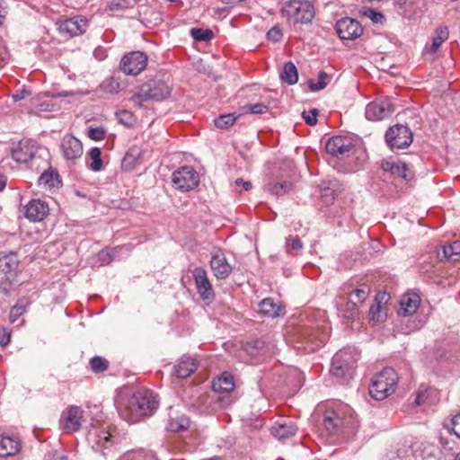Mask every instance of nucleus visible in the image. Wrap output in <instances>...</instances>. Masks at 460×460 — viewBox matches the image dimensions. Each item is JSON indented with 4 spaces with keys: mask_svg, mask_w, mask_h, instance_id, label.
<instances>
[{
    "mask_svg": "<svg viewBox=\"0 0 460 460\" xmlns=\"http://www.w3.org/2000/svg\"><path fill=\"white\" fill-rule=\"evenodd\" d=\"M157 407V396L149 390L137 391L128 397H121L117 404L119 415L128 422H137L142 417L151 415Z\"/></svg>",
    "mask_w": 460,
    "mask_h": 460,
    "instance_id": "obj_1",
    "label": "nucleus"
},
{
    "mask_svg": "<svg viewBox=\"0 0 460 460\" xmlns=\"http://www.w3.org/2000/svg\"><path fill=\"white\" fill-rule=\"evenodd\" d=\"M172 84L169 75L156 76L144 83L131 98L134 106L141 108L144 102H161L171 94Z\"/></svg>",
    "mask_w": 460,
    "mask_h": 460,
    "instance_id": "obj_2",
    "label": "nucleus"
},
{
    "mask_svg": "<svg viewBox=\"0 0 460 460\" xmlns=\"http://www.w3.org/2000/svg\"><path fill=\"white\" fill-rule=\"evenodd\" d=\"M358 358L355 349H346L337 352L332 359L331 373L344 384L353 377Z\"/></svg>",
    "mask_w": 460,
    "mask_h": 460,
    "instance_id": "obj_3",
    "label": "nucleus"
},
{
    "mask_svg": "<svg viewBox=\"0 0 460 460\" xmlns=\"http://www.w3.org/2000/svg\"><path fill=\"white\" fill-rule=\"evenodd\" d=\"M398 382V375L392 367H385L381 372L375 375L369 385L371 397L381 401L394 392Z\"/></svg>",
    "mask_w": 460,
    "mask_h": 460,
    "instance_id": "obj_4",
    "label": "nucleus"
},
{
    "mask_svg": "<svg viewBox=\"0 0 460 460\" xmlns=\"http://www.w3.org/2000/svg\"><path fill=\"white\" fill-rule=\"evenodd\" d=\"M281 12L288 19L296 22L307 24L312 22L315 15L314 5L305 0H288L285 2Z\"/></svg>",
    "mask_w": 460,
    "mask_h": 460,
    "instance_id": "obj_5",
    "label": "nucleus"
},
{
    "mask_svg": "<svg viewBox=\"0 0 460 460\" xmlns=\"http://www.w3.org/2000/svg\"><path fill=\"white\" fill-rule=\"evenodd\" d=\"M323 426L331 434L354 433L357 420L352 416L342 418L336 411H327L324 414Z\"/></svg>",
    "mask_w": 460,
    "mask_h": 460,
    "instance_id": "obj_6",
    "label": "nucleus"
},
{
    "mask_svg": "<svg viewBox=\"0 0 460 460\" xmlns=\"http://www.w3.org/2000/svg\"><path fill=\"white\" fill-rule=\"evenodd\" d=\"M297 336L302 341L314 345L311 348L314 350L327 341L328 332L319 323L310 321L309 323H304L297 328Z\"/></svg>",
    "mask_w": 460,
    "mask_h": 460,
    "instance_id": "obj_7",
    "label": "nucleus"
},
{
    "mask_svg": "<svg viewBox=\"0 0 460 460\" xmlns=\"http://www.w3.org/2000/svg\"><path fill=\"white\" fill-rule=\"evenodd\" d=\"M385 141L389 147L402 149L407 147L412 142V133L404 125H394L385 133Z\"/></svg>",
    "mask_w": 460,
    "mask_h": 460,
    "instance_id": "obj_8",
    "label": "nucleus"
},
{
    "mask_svg": "<svg viewBox=\"0 0 460 460\" xmlns=\"http://www.w3.org/2000/svg\"><path fill=\"white\" fill-rule=\"evenodd\" d=\"M394 111L391 98L384 97L369 102L366 107L365 115L368 120H382L390 117Z\"/></svg>",
    "mask_w": 460,
    "mask_h": 460,
    "instance_id": "obj_9",
    "label": "nucleus"
},
{
    "mask_svg": "<svg viewBox=\"0 0 460 460\" xmlns=\"http://www.w3.org/2000/svg\"><path fill=\"white\" fill-rule=\"evenodd\" d=\"M147 60V56L144 52L132 51L122 57L119 67L126 75H137L146 68Z\"/></svg>",
    "mask_w": 460,
    "mask_h": 460,
    "instance_id": "obj_10",
    "label": "nucleus"
},
{
    "mask_svg": "<svg viewBox=\"0 0 460 460\" xmlns=\"http://www.w3.org/2000/svg\"><path fill=\"white\" fill-rule=\"evenodd\" d=\"M172 181L176 189L187 191L199 184V177L192 167L183 166L172 173Z\"/></svg>",
    "mask_w": 460,
    "mask_h": 460,
    "instance_id": "obj_11",
    "label": "nucleus"
},
{
    "mask_svg": "<svg viewBox=\"0 0 460 460\" xmlns=\"http://www.w3.org/2000/svg\"><path fill=\"white\" fill-rule=\"evenodd\" d=\"M335 29L341 40H354L363 33V27L359 22L349 17L337 21Z\"/></svg>",
    "mask_w": 460,
    "mask_h": 460,
    "instance_id": "obj_12",
    "label": "nucleus"
},
{
    "mask_svg": "<svg viewBox=\"0 0 460 460\" xmlns=\"http://www.w3.org/2000/svg\"><path fill=\"white\" fill-rule=\"evenodd\" d=\"M192 275L197 291L201 299L208 302L212 301L215 297V293L205 269L197 267L193 270Z\"/></svg>",
    "mask_w": 460,
    "mask_h": 460,
    "instance_id": "obj_13",
    "label": "nucleus"
},
{
    "mask_svg": "<svg viewBox=\"0 0 460 460\" xmlns=\"http://www.w3.org/2000/svg\"><path fill=\"white\" fill-rule=\"evenodd\" d=\"M353 146L351 140L342 136L332 137L325 144L326 152L337 158L348 156Z\"/></svg>",
    "mask_w": 460,
    "mask_h": 460,
    "instance_id": "obj_14",
    "label": "nucleus"
},
{
    "mask_svg": "<svg viewBox=\"0 0 460 460\" xmlns=\"http://www.w3.org/2000/svg\"><path fill=\"white\" fill-rule=\"evenodd\" d=\"M87 440L95 451L110 448L114 443L110 431L102 427L91 429L87 434Z\"/></svg>",
    "mask_w": 460,
    "mask_h": 460,
    "instance_id": "obj_15",
    "label": "nucleus"
},
{
    "mask_svg": "<svg viewBox=\"0 0 460 460\" xmlns=\"http://www.w3.org/2000/svg\"><path fill=\"white\" fill-rule=\"evenodd\" d=\"M210 267L214 276L217 279H226L233 270L232 266L228 263L226 255L221 249H217L212 252Z\"/></svg>",
    "mask_w": 460,
    "mask_h": 460,
    "instance_id": "obj_16",
    "label": "nucleus"
},
{
    "mask_svg": "<svg viewBox=\"0 0 460 460\" xmlns=\"http://www.w3.org/2000/svg\"><path fill=\"white\" fill-rule=\"evenodd\" d=\"M381 168L386 174L402 178L405 181H411L414 177L413 171L403 162L394 160H384L381 163Z\"/></svg>",
    "mask_w": 460,
    "mask_h": 460,
    "instance_id": "obj_17",
    "label": "nucleus"
},
{
    "mask_svg": "<svg viewBox=\"0 0 460 460\" xmlns=\"http://www.w3.org/2000/svg\"><path fill=\"white\" fill-rule=\"evenodd\" d=\"M22 449L21 439L14 435L4 436L2 434V460H21L19 453Z\"/></svg>",
    "mask_w": 460,
    "mask_h": 460,
    "instance_id": "obj_18",
    "label": "nucleus"
},
{
    "mask_svg": "<svg viewBox=\"0 0 460 460\" xmlns=\"http://www.w3.org/2000/svg\"><path fill=\"white\" fill-rule=\"evenodd\" d=\"M61 151L65 159L75 160L82 156L83 145L78 138L67 135L61 141Z\"/></svg>",
    "mask_w": 460,
    "mask_h": 460,
    "instance_id": "obj_19",
    "label": "nucleus"
},
{
    "mask_svg": "<svg viewBox=\"0 0 460 460\" xmlns=\"http://www.w3.org/2000/svg\"><path fill=\"white\" fill-rule=\"evenodd\" d=\"M83 410L78 406H71L62 415L63 429L69 433L75 432L81 426Z\"/></svg>",
    "mask_w": 460,
    "mask_h": 460,
    "instance_id": "obj_20",
    "label": "nucleus"
},
{
    "mask_svg": "<svg viewBox=\"0 0 460 460\" xmlns=\"http://www.w3.org/2000/svg\"><path fill=\"white\" fill-rule=\"evenodd\" d=\"M49 205L40 199H32L25 206V217L33 222H40L49 215Z\"/></svg>",
    "mask_w": 460,
    "mask_h": 460,
    "instance_id": "obj_21",
    "label": "nucleus"
},
{
    "mask_svg": "<svg viewBox=\"0 0 460 460\" xmlns=\"http://www.w3.org/2000/svg\"><path fill=\"white\" fill-rule=\"evenodd\" d=\"M420 305V297L417 294H406L400 300L397 314L400 317L412 316L416 314Z\"/></svg>",
    "mask_w": 460,
    "mask_h": 460,
    "instance_id": "obj_22",
    "label": "nucleus"
},
{
    "mask_svg": "<svg viewBox=\"0 0 460 460\" xmlns=\"http://www.w3.org/2000/svg\"><path fill=\"white\" fill-rule=\"evenodd\" d=\"M297 429V426L292 420H283L275 422L270 428V433L277 439L284 441L294 437Z\"/></svg>",
    "mask_w": 460,
    "mask_h": 460,
    "instance_id": "obj_23",
    "label": "nucleus"
},
{
    "mask_svg": "<svg viewBox=\"0 0 460 460\" xmlns=\"http://www.w3.org/2000/svg\"><path fill=\"white\" fill-rule=\"evenodd\" d=\"M12 158L17 163H27L33 158L36 148L28 141H20L16 147L10 149Z\"/></svg>",
    "mask_w": 460,
    "mask_h": 460,
    "instance_id": "obj_24",
    "label": "nucleus"
},
{
    "mask_svg": "<svg viewBox=\"0 0 460 460\" xmlns=\"http://www.w3.org/2000/svg\"><path fill=\"white\" fill-rule=\"evenodd\" d=\"M143 150L138 146H133L126 152L122 162L121 167L125 171H132L137 165L142 162Z\"/></svg>",
    "mask_w": 460,
    "mask_h": 460,
    "instance_id": "obj_25",
    "label": "nucleus"
},
{
    "mask_svg": "<svg viewBox=\"0 0 460 460\" xmlns=\"http://www.w3.org/2000/svg\"><path fill=\"white\" fill-rule=\"evenodd\" d=\"M321 199L325 205L332 204L335 198L341 192V187L339 181H323L321 185Z\"/></svg>",
    "mask_w": 460,
    "mask_h": 460,
    "instance_id": "obj_26",
    "label": "nucleus"
},
{
    "mask_svg": "<svg viewBox=\"0 0 460 460\" xmlns=\"http://www.w3.org/2000/svg\"><path fill=\"white\" fill-rule=\"evenodd\" d=\"M198 367L196 361L189 357H182L174 366V374L179 378L190 376Z\"/></svg>",
    "mask_w": 460,
    "mask_h": 460,
    "instance_id": "obj_27",
    "label": "nucleus"
},
{
    "mask_svg": "<svg viewBox=\"0 0 460 460\" xmlns=\"http://www.w3.org/2000/svg\"><path fill=\"white\" fill-rule=\"evenodd\" d=\"M426 320L425 317L413 314L412 316L402 317L401 332L409 334L412 332L418 331L423 327Z\"/></svg>",
    "mask_w": 460,
    "mask_h": 460,
    "instance_id": "obj_28",
    "label": "nucleus"
},
{
    "mask_svg": "<svg viewBox=\"0 0 460 460\" xmlns=\"http://www.w3.org/2000/svg\"><path fill=\"white\" fill-rule=\"evenodd\" d=\"M234 388V377L228 372H224L212 382V389L218 393H229Z\"/></svg>",
    "mask_w": 460,
    "mask_h": 460,
    "instance_id": "obj_29",
    "label": "nucleus"
},
{
    "mask_svg": "<svg viewBox=\"0 0 460 460\" xmlns=\"http://www.w3.org/2000/svg\"><path fill=\"white\" fill-rule=\"evenodd\" d=\"M260 311L262 314L268 317H279L284 314V308L278 305L271 298H265L259 304Z\"/></svg>",
    "mask_w": 460,
    "mask_h": 460,
    "instance_id": "obj_30",
    "label": "nucleus"
},
{
    "mask_svg": "<svg viewBox=\"0 0 460 460\" xmlns=\"http://www.w3.org/2000/svg\"><path fill=\"white\" fill-rule=\"evenodd\" d=\"M280 78L288 84H294L298 80V72L296 66L292 62L284 64L283 69L280 73Z\"/></svg>",
    "mask_w": 460,
    "mask_h": 460,
    "instance_id": "obj_31",
    "label": "nucleus"
},
{
    "mask_svg": "<svg viewBox=\"0 0 460 460\" xmlns=\"http://www.w3.org/2000/svg\"><path fill=\"white\" fill-rule=\"evenodd\" d=\"M119 460H158L155 454L150 450L139 449L124 454Z\"/></svg>",
    "mask_w": 460,
    "mask_h": 460,
    "instance_id": "obj_32",
    "label": "nucleus"
},
{
    "mask_svg": "<svg viewBox=\"0 0 460 460\" xmlns=\"http://www.w3.org/2000/svg\"><path fill=\"white\" fill-rule=\"evenodd\" d=\"M190 419L185 415L171 418L167 423V429L172 432L184 431L190 427Z\"/></svg>",
    "mask_w": 460,
    "mask_h": 460,
    "instance_id": "obj_33",
    "label": "nucleus"
},
{
    "mask_svg": "<svg viewBox=\"0 0 460 460\" xmlns=\"http://www.w3.org/2000/svg\"><path fill=\"white\" fill-rule=\"evenodd\" d=\"M370 293V288L367 284H360L357 288L353 289L349 296V299L358 305H362Z\"/></svg>",
    "mask_w": 460,
    "mask_h": 460,
    "instance_id": "obj_34",
    "label": "nucleus"
},
{
    "mask_svg": "<svg viewBox=\"0 0 460 460\" xmlns=\"http://www.w3.org/2000/svg\"><path fill=\"white\" fill-rule=\"evenodd\" d=\"M39 185L49 187V188H58L60 184L59 175L55 172H44L38 180Z\"/></svg>",
    "mask_w": 460,
    "mask_h": 460,
    "instance_id": "obj_35",
    "label": "nucleus"
},
{
    "mask_svg": "<svg viewBox=\"0 0 460 460\" xmlns=\"http://www.w3.org/2000/svg\"><path fill=\"white\" fill-rule=\"evenodd\" d=\"M443 257L448 261H456L460 257V241H454L442 247Z\"/></svg>",
    "mask_w": 460,
    "mask_h": 460,
    "instance_id": "obj_36",
    "label": "nucleus"
},
{
    "mask_svg": "<svg viewBox=\"0 0 460 460\" xmlns=\"http://www.w3.org/2000/svg\"><path fill=\"white\" fill-rule=\"evenodd\" d=\"M449 31L447 26H439L435 31V35L432 40L431 51L436 52L441 44L448 39Z\"/></svg>",
    "mask_w": 460,
    "mask_h": 460,
    "instance_id": "obj_37",
    "label": "nucleus"
},
{
    "mask_svg": "<svg viewBox=\"0 0 460 460\" xmlns=\"http://www.w3.org/2000/svg\"><path fill=\"white\" fill-rule=\"evenodd\" d=\"M29 305L27 298L20 299L15 305H13L9 314V320L14 323L26 310Z\"/></svg>",
    "mask_w": 460,
    "mask_h": 460,
    "instance_id": "obj_38",
    "label": "nucleus"
},
{
    "mask_svg": "<svg viewBox=\"0 0 460 460\" xmlns=\"http://www.w3.org/2000/svg\"><path fill=\"white\" fill-rule=\"evenodd\" d=\"M88 155L92 160L89 168L93 172H99L102 166L101 149L99 147H93L90 150Z\"/></svg>",
    "mask_w": 460,
    "mask_h": 460,
    "instance_id": "obj_39",
    "label": "nucleus"
},
{
    "mask_svg": "<svg viewBox=\"0 0 460 460\" xmlns=\"http://www.w3.org/2000/svg\"><path fill=\"white\" fill-rule=\"evenodd\" d=\"M90 367L93 373H102L109 367V361L102 357L94 356L90 359Z\"/></svg>",
    "mask_w": 460,
    "mask_h": 460,
    "instance_id": "obj_40",
    "label": "nucleus"
},
{
    "mask_svg": "<svg viewBox=\"0 0 460 460\" xmlns=\"http://www.w3.org/2000/svg\"><path fill=\"white\" fill-rule=\"evenodd\" d=\"M4 261V268L2 269L5 273L12 274L16 271L19 266V260L16 253L11 252L2 258Z\"/></svg>",
    "mask_w": 460,
    "mask_h": 460,
    "instance_id": "obj_41",
    "label": "nucleus"
},
{
    "mask_svg": "<svg viewBox=\"0 0 460 460\" xmlns=\"http://www.w3.org/2000/svg\"><path fill=\"white\" fill-rule=\"evenodd\" d=\"M238 116H235L234 113H227L224 115H220L217 118L214 122L215 126L220 129H226L230 126L234 125Z\"/></svg>",
    "mask_w": 460,
    "mask_h": 460,
    "instance_id": "obj_42",
    "label": "nucleus"
},
{
    "mask_svg": "<svg viewBox=\"0 0 460 460\" xmlns=\"http://www.w3.org/2000/svg\"><path fill=\"white\" fill-rule=\"evenodd\" d=\"M75 23L73 22V20L69 18L58 22V30L61 33L68 35L70 37L80 35L77 30L75 29Z\"/></svg>",
    "mask_w": 460,
    "mask_h": 460,
    "instance_id": "obj_43",
    "label": "nucleus"
},
{
    "mask_svg": "<svg viewBox=\"0 0 460 460\" xmlns=\"http://www.w3.org/2000/svg\"><path fill=\"white\" fill-rule=\"evenodd\" d=\"M190 35L195 40L198 41H207L213 38L212 31L208 29H201V28H192L190 30Z\"/></svg>",
    "mask_w": 460,
    "mask_h": 460,
    "instance_id": "obj_44",
    "label": "nucleus"
},
{
    "mask_svg": "<svg viewBox=\"0 0 460 460\" xmlns=\"http://www.w3.org/2000/svg\"><path fill=\"white\" fill-rule=\"evenodd\" d=\"M358 306L359 305L356 304L350 299H348L343 309L344 316L352 320L358 318L359 315Z\"/></svg>",
    "mask_w": 460,
    "mask_h": 460,
    "instance_id": "obj_45",
    "label": "nucleus"
},
{
    "mask_svg": "<svg viewBox=\"0 0 460 460\" xmlns=\"http://www.w3.org/2000/svg\"><path fill=\"white\" fill-rule=\"evenodd\" d=\"M135 4L136 0H111L109 6L111 11H123L133 8Z\"/></svg>",
    "mask_w": 460,
    "mask_h": 460,
    "instance_id": "obj_46",
    "label": "nucleus"
},
{
    "mask_svg": "<svg viewBox=\"0 0 460 460\" xmlns=\"http://www.w3.org/2000/svg\"><path fill=\"white\" fill-rule=\"evenodd\" d=\"M328 75L324 71H320L318 74V81L317 83H314L313 80H309V88L313 92H317L320 90H323L326 87L327 84L325 82V79L327 78Z\"/></svg>",
    "mask_w": 460,
    "mask_h": 460,
    "instance_id": "obj_47",
    "label": "nucleus"
},
{
    "mask_svg": "<svg viewBox=\"0 0 460 460\" xmlns=\"http://www.w3.org/2000/svg\"><path fill=\"white\" fill-rule=\"evenodd\" d=\"M290 188H291V183L288 182V181L270 184V191L276 196H280V195L285 194L286 192H288Z\"/></svg>",
    "mask_w": 460,
    "mask_h": 460,
    "instance_id": "obj_48",
    "label": "nucleus"
},
{
    "mask_svg": "<svg viewBox=\"0 0 460 460\" xmlns=\"http://www.w3.org/2000/svg\"><path fill=\"white\" fill-rule=\"evenodd\" d=\"M303 248V243L298 236H289L286 239V249L288 253L291 251L298 252Z\"/></svg>",
    "mask_w": 460,
    "mask_h": 460,
    "instance_id": "obj_49",
    "label": "nucleus"
},
{
    "mask_svg": "<svg viewBox=\"0 0 460 460\" xmlns=\"http://www.w3.org/2000/svg\"><path fill=\"white\" fill-rule=\"evenodd\" d=\"M105 129L102 127L89 128L87 136L94 141H99L104 138Z\"/></svg>",
    "mask_w": 460,
    "mask_h": 460,
    "instance_id": "obj_50",
    "label": "nucleus"
},
{
    "mask_svg": "<svg viewBox=\"0 0 460 460\" xmlns=\"http://www.w3.org/2000/svg\"><path fill=\"white\" fill-rule=\"evenodd\" d=\"M318 110L317 109H312L309 111H304L302 116L309 126H314L317 123V116H318Z\"/></svg>",
    "mask_w": 460,
    "mask_h": 460,
    "instance_id": "obj_51",
    "label": "nucleus"
},
{
    "mask_svg": "<svg viewBox=\"0 0 460 460\" xmlns=\"http://www.w3.org/2000/svg\"><path fill=\"white\" fill-rule=\"evenodd\" d=\"M73 22L75 23V29L79 32V34H82L85 32L87 27H88V20L83 16H75L71 18Z\"/></svg>",
    "mask_w": 460,
    "mask_h": 460,
    "instance_id": "obj_52",
    "label": "nucleus"
},
{
    "mask_svg": "<svg viewBox=\"0 0 460 460\" xmlns=\"http://www.w3.org/2000/svg\"><path fill=\"white\" fill-rule=\"evenodd\" d=\"M282 38V31L279 25L273 26L268 32H267V39L273 42H278Z\"/></svg>",
    "mask_w": 460,
    "mask_h": 460,
    "instance_id": "obj_53",
    "label": "nucleus"
},
{
    "mask_svg": "<svg viewBox=\"0 0 460 460\" xmlns=\"http://www.w3.org/2000/svg\"><path fill=\"white\" fill-rule=\"evenodd\" d=\"M366 17L369 18L375 23H383L385 21V16L373 9H367L365 12Z\"/></svg>",
    "mask_w": 460,
    "mask_h": 460,
    "instance_id": "obj_54",
    "label": "nucleus"
},
{
    "mask_svg": "<svg viewBox=\"0 0 460 460\" xmlns=\"http://www.w3.org/2000/svg\"><path fill=\"white\" fill-rule=\"evenodd\" d=\"M250 113L252 114H264L268 111V106L263 103H255L244 107Z\"/></svg>",
    "mask_w": 460,
    "mask_h": 460,
    "instance_id": "obj_55",
    "label": "nucleus"
},
{
    "mask_svg": "<svg viewBox=\"0 0 460 460\" xmlns=\"http://www.w3.org/2000/svg\"><path fill=\"white\" fill-rule=\"evenodd\" d=\"M450 428L454 434L460 438V412L451 419Z\"/></svg>",
    "mask_w": 460,
    "mask_h": 460,
    "instance_id": "obj_56",
    "label": "nucleus"
},
{
    "mask_svg": "<svg viewBox=\"0 0 460 460\" xmlns=\"http://www.w3.org/2000/svg\"><path fill=\"white\" fill-rule=\"evenodd\" d=\"M98 259L102 265L110 263L113 259L111 251L102 250L98 253Z\"/></svg>",
    "mask_w": 460,
    "mask_h": 460,
    "instance_id": "obj_57",
    "label": "nucleus"
},
{
    "mask_svg": "<svg viewBox=\"0 0 460 460\" xmlns=\"http://www.w3.org/2000/svg\"><path fill=\"white\" fill-rule=\"evenodd\" d=\"M380 303L376 302L373 304L369 308V315L370 319L375 322L380 321L379 312H380Z\"/></svg>",
    "mask_w": 460,
    "mask_h": 460,
    "instance_id": "obj_58",
    "label": "nucleus"
},
{
    "mask_svg": "<svg viewBox=\"0 0 460 460\" xmlns=\"http://www.w3.org/2000/svg\"><path fill=\"white\" fill-rule=\"evenodd\" d=\"M234 184L236 186L242 185L244 190H250L252 189V182L248 181H243L242 178L236 179Z\"/></svg>",
    "mask_w": 460,
    "mask_h": 460,
    "instance_id": "obj_59",
    "label": "nucleus"
},
{
    "mask_svg": "<svg viewBox=\"0 0 460 460\" xmlns=\"http://www.w3.org/2000/svg\"><path fill=\"white\" fill-rule=\"evenodd\" d=\"M4 335L2 336V347L7 345L11 341V332H7L5 329H2Z\"/></svg>",
    "mask_w": 460,
    "mask_h": 460,
    "instance_id": "obj_60",
    "label": "nucleus"
},
{
    "mask_svg": "<svg viewBox=\"0 0 460 460\" xmlns=\"http://www.w3.org/2000/svg\"><path fill=\"white\" fill-rule=\"evenodd\" d=\"M28 94H29V93L23 89L21 93L13 94V99L14 102L21 101L25 97V95H28Z\"/></svg>",
    "mask_w": 460,
    "mask_h": 460,
    "instance_id": "obj_61",
    "label": "nucleus"
},
{
    "mask_svg": "<svg viewBox=\"0 0 460 460\" xmlns=\"http://www.w3.org/2000/svg\"><path fill=\"white\" fill-rule=\"evenodd\" d=\"M425 401V393L424 392H418L417 394V396H416V399H415V403L417 405H420L423 402Z\"/></svg>",
    "mask_w": 460,
    "mask_h": 460,
    "instance_id": "obj_62",
    "label": "nucleus"
},
{
    "mask_svg": "<svg viewBox=\"0 0 460 460\" xmlns=\"http://www.w3.org/2000/svg\"><path fill=\"white\" fill-rule=\"evenodd\" d=\"M53 460H67V457L56 452L53 454Z\"/></svg>",
    "mask_w": 460,
    "mask_h": 460,
    "instance_id": "obj_63",
    "label": "nucleus"
},
{
    "mask_svg": "<svg viewBox=\"0 0 460 460\" xmlns=\"http://www.w3.org/2000/svg\"><path fill=\"white\" fill-rule=\"evenodd\" d=\"M455 460H460V452L456 455Z\"/></svg>",
    "mask_w": 460,
    "mask_h": 460,
    "instance_id": "obj_64",
    "label": "nucleus"
}]
</instances>
